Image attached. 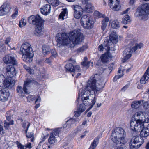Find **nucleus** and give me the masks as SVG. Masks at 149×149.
I'll return each mask as SVG.
<instances>
[{"label":"nucleus","mask_w":149,"mask_h":149,"mask_svg":"<svg viewBox=\"0 0 149 149\" xmlns=\"http://www.w3.org/2000/svg\"><path fill=\"white\" fill-rule=\"evenodd\" d=\"M103 79L101 74H96L92 76L87 82L84 92L81 95L83 103L87 106H90L91 109L96 102L95 94L103 88Z\"/></svg>","instance_id":"1"},{"label":"nucleus","mask_w":149,"mask_h":149,"mask_svg":"<svg viewBox=\"0 0 149 149\" xmlns=\"http://www.w3.org/2000/svg\"><path fill=\"white\" fill-rule=\"evenodd\" d=\"M56 38L58 47L66 45L68 47L72 48L75 45L81 43L84 38L80 32V30L77 29L70 32L68 36L65 33H58L56 35Z\"/></svg>","instance_id":"2"},{"label":"nucleus","mask_w":149,"mask_h":149,"mask_svg":"<svg viewBox=\"0 0 149 149\" xmlns=\"http://www.w3.org/2000/svg\"><path fill=\"white\" fill-rule=\"evenodd\" d=\"M29 22L36 25L34 34L38 36L44 35V21L39 15L35 16L34 15L29 17Z\"/></svg>","instance_id":"3"},{"label":"nucleus","mask_w":149,"mask_h":149,"mask_svg":"<svg viewBox=\"0 0 149 149\" xmlns=\"http://www.w3.org/2000/svg\"><path fill=\"white\" fill-rule=\"evenodd\" d=\"M129 42L128 48L123 52V62H125L131 57L132 53L135 52L137 49H141L143 46L142 43H136L135 40H130Z\"/></svg>","instance_id":"4"},{"label":"nucleus","mask_w":149,"mask_h":149,"mask_svg":"<svg viewBox=\"0 0 149 149\" xmlns=\"http://www.w3.org/2000/svg\"><path fill=\"white\" fill-rule=\"evenodd\" d=\"M125 131L122 128H118L113 132L111 137V140L116 144H125L126 141L124 139Z\"/></svg>","instance_id":"5"},{"label":"nucleus","mask_w":149,"mask_h":149,"mask_svg":"<svg viewBox=\"0 0 149 149\" xmlns=\"http://www.w3.org/2000/svg\"><path fill=\"white\" fill-rule=\"evenodd\" d=\"M148 14H149V3H144L140 8L137 9L135 13L136 17L140 16L141 18L144 20L148 19Z\"/></svg>","instance_id":"6"},{"label":"nucleus","mask_w":149,"mask_h":149,"mask_svg":"<svg viewBox=\"0 0 149 149\" xmlns=\"http://www.w3.org/2000/svg\"><path fill=\"white\" fill-rule=\"evenodd\" d=\"M109 39H106L104 41L105 49L107 50L111 49V51L115 50L114 44L118 42V36L115 32H112L109 36Z\"/></svg>","instance_id":"7"},{"label":"nucleus","mask_w":149,"mask_h":149,"mask_svg":"<svg viewBox=\"0 0 149 149\" xmlns=\"http://www.w3.org/2000/svg\"><path fill=\"white\" fill-rule=\"evenodd\" d=\"M94 23L92 17L89 15H84L81 18V24L85 29H92Z\"/></svg>","instance_id":"8"},{"label":"nucleus","mask_w":149,"mask_h":149,"mask_svg":"<svg viewBox=\"0 0 149 149\" xmlns=\"http://www.w3.org/2000/svg\"><path fill=\"white\" fill-rule=\"evenodd\" d=\"M132 120L140 123H148L149 122V116H144L142 112H138L132 116Z\"/></svg>","instance_id":"9"},{"label":"nucleus","mask_w":149,"mask_h":149,"mask_svg":"<svg viewBox=\"0 0 149 149\" xmlns=\"http://www.w3.org/2000/svg\"><path fill=\"white\" fill-rule=\"evenodd\" d=\"M144 141L139 136H134L132 138L130 143V149H137L139 148L143 143Z\"/></svg>","instance_id":"10"},{"label":"nucleus","mask_w":149,"mask_h":149,"mask_svg":"<svg viewBox=\"0 0 149 149\" xmlns=\"http://www.w3.org/2000/svg\"><path fill=\"white\" fill-rule=\"evenodd\" d=\"M28 80L27 79L24 81L23 88L21 86H18L16 88V91L19 97L21 98L26 96V94L28 93Z\"/></svg>","instance_id":"11"},{"label":"nucleus","mask_w":149,"mask_h":149,"mask_svg":"<svg viewBox=\"0 0 149 149\" xmlns=\"http://www.w3.org/2000/svg\"><path fill=\"white\" fill-rule=\"evenodd\" d=\"M59 136L58 130L56 129L53 130L49 138L48 139V142L51 144L55 143L57 142V138Z\"/></svg>","instance_id":"12"},{"label":"nucleus","mask_w":149,"mask_h":149,"mask_svg":"<svg viewBox=\"0 0 149 149\" xmlns=\"http://www.w3.org/2000/svg\"><path fill=\"white\" fill-rule=\"evenodd\" d=\"M103 0L104 4H106L105 1ZM109 5L113 10L118 11L120 9V6L119 0H109Z\"/></svg>","instance_id":"13"},{"label":"nucleus","mask_w":149,"mask_h":149,"mask_svg":"<svg viewBox=\"0 0 149 149\" xmlns=\"http://www.w3.org/2000/svg\"><path fill=\"white\" fill-rule=\"evenodd\" d=\"M28 43L27 42L23 44L20 50L23 54L22 58L24 62L28 61Z\"/></svg>","instance_id":"14"},{"label":"nucleus","mask_w":149,"mask_h":149,"mask_svg":"<svg viewBox=\"0 0 149 149\" xmlns=\"http://www.w3.org/2000/svg\"><path fill=\"white\" fill-rule=\"evenodd\" d=\"M72 8L74 10V16L77 19H79L83 13V10L78 5L72 6Z\"/></svg>","instance_id":"15"},{"label":"nucleus","mask_w":149,"mask_h":149,"mask_svg":"<svg viewBox=\"0 0 149 149\" xmlns=\"http://www.w3.org/2000/svg\"><path fill=\"white\" fill-rule=\"evenodd\" d=\"M130 127L132 130L139 132L143 127V123H139L132 120L130 122Z\"/></svg>","instance_id":"16"},{"label":"nucleus","mask_w":149,"mask_h":149,"mask_svg":"<svg viewBox=\"0 0 149 149\" xmlns=\"http://www.w3.org/2000/svg\"><path fill=\"white\" fill-rule=\"evenodd\" d=\"M6 120L4 121V126L6 129H8L9 125L14 124V121L11 120V116L10 111H8L6 115Z\"/></svg>","instance_id":"17"},{"label":"nucleus","mask_w":149,"mask_h":149,"mask_svg":"<svg viewBox=\"0 0 149 149\" xmlns=\"http://www.w3.org/2000/svg\"><path fill=\"white\" fill-rule=\"evenodd\" d=\"M4 63H11L13 65H17V63L14 56L11 54L6 55L3 58Z\"/></svg>","instance_id":"18"},{"label":"nucleus","mask_w":149,"mask_h":149,"mask_svg":"<svg viewBox=\"0 0 149 149\" xmlns=\"http://www.w3.org/2000/svg\"><path fill=\"white\" fill-rule=\"evenodd\" d=\"M6 71L7 77L13 78L16 75V72L15 69L12 65L8 66L6 69Z\"/></svg>","instance_id":"19"},{"label":"nucleus","mask_w":149,"mask_h":149,"mask_svg":"<svg viewBox=\"0 0 149 149\" xmlns=\"http://www.w3.org/2000/svg\"><path fill=\"white\" fill-rule=\"evenodd\" d=\"M15 84V81L13 78L7 77L4 81L3 85L6 88H11Z\"/></svg>","instance_id":"20"},{"label":"nucleus","mask_w":149,"mask_h":149,"mask_svg":"<svg viewBox=\"0 0 149 149\" xmlns=\"http://www.w3.org/2000/svg\"><path fill=\"white\" fill-rule=\"evenodd\" d=\"M10 93L8 90L3 89L0 91V101L5 102L7 101L10 96Z\"/></svg>","instance_id":"21"},{"label":"nucleus","mask_w":149,"mask_h":149,"mask_svg":"<svg viewBox=\"0 0 149 149\" xmlns=\"http://www.w3.org/2000/svg\"><path fill=\"white\" fill-rule=\"evenodd\" d=\"M0 15H3L8 13L10 9V6L8 3H4L1 7Z\"/></svg>","instance_id":"22"},{"label":"nucleus","mask_w":149,"mask_h":149,"mask_svg":"<svg viewBox=\"0 0 149 149\" xmlns=\"http://www.w3.org/2000/svg\"><path fill=\"white\" fill-rule=\"evenodd\" d=\"M112 56L110 53L108 51L107 52L102 54L100 57V58L102 62L103 63H106L110 61Z\"/></svg>","instance_id":"23"},{"label":"nucleus","mask_w":149,"mask_h":149,"mask_svg":"<svg viewBox=\"0 0 149 149\" xmlns=\"http://www.w3.org/2000/svg\"><path fill=\"white\" fill-rule=\"evenodd\" d=\"M140 136L141 137H146L149 135V124L145 126L143 123V127L141 130Z\"/></svg>","instance_id":"24"},{"label":"nucleus","mask_w":149,"mask_h":149,"mask_svg":"<svg viewBox=\"0 0 149 149\" xmlns=\"http://www.w3.org/2000/svg\"><path fill=\"white\" fill-rule=\"evenodd\" d=\"M85 106H86L83 103V104H80L77 111L74 112V116L77 117L79 116L86 109Z\"/></svg>","instance_id":"25"},{"label":"nucleus","mask_w":149,"mask_h":149,"mask_svg":"<svg viewBox=\"0 0 149 149\" xmlns=\"http://www.w3.org/2000/svg\"><path fill=\"white\" fill-rule=\"evenodd\" d=\"M51 6L49 4H46L44 5L40 8L41 12L45 15H47L49 14Z\"/></svg>","instance_id":"26"},{"label":"nucleus","mask_w":149,"mask_h":149,"mask_svg":"<svg viewBox=\"0 0 149 149\" xmlns=\"http://www.w3.org/2000/svg\"><path fill=\"white\" fill-rule=\"evenodd\" d=\"M149 79V67L145 72L144 74L141 77L140 80V82L141 84H144Z\"/></svg>","instance_id":"27"},{"label":"nucleus","mask_w":149,"mask_h":149,"mask_svg":"<svg viewBox=\"0 0 149 149\" xmlns=\"http://www.w3.org/2000/svg\"><path fill=\"white\" fill-rule=\"evenodd\" d=\"M143 100L136 101L132 102L131 104L132 108L137 109L139 108L143 103Z\"/></svg>","instance_id":"28"},{"label":"nucleus","mask_w":149,"mask_h":149,"mask_svg":"<svg viewBox=\"0 0 149 149\" xmlns=\"http://www.w3.org/2000/svg\"><path fill=\"white\" fill-rule=\"evenodd\" d=\"M68 15V11L66 8L63 9L59 15V18L62 20L67 17Z\"/></svg>","instance_id":"29"},{"label":"nucleus","mask_w":149,"mask_h":149,"mask_svg":"<svg viewBox=\"0 0 149 149\" xmlns=\"http://www.w3.org/2000/svg\"><path fill=\"white\" fill-rule=\"evenodd\" d=\"M99 141V138L97 137L93 140L88 149H95L98 144Z\"/></svg>","instance_id":"30"},{"label":"nucleus","mask_w":149,"mask_h":149,"mask_svg":"<svg viewBox=\"0 0 149 149\" xmlns=\"http://www.w3.org/2000/svg\"><path fill=\"white\" fill-rule=\"evenodd\" d=\"M109 21V19L107 17H105L102 22V25L101 26L102 29L104 30L107 27V24Z\"/></svg>","instance_id":"31"},{"label":"nucleus","mask_w":149,"mask_h":149,"mask_svg":"<svg viewBox=\"0 0 149 149\" xmlns=\"http://www.w3.org/2000/svg\"><path fill=\"white\" fill-rule=\"evenodd\" d=\"M34 56L33 52L32 47L29 45V62L32 61Z\"/></svg>","instance_id":"32"},{"label":"nucleus","mask_w":149,"mask_h":149,"mask_svg":"<svg viewBox=\"0 0 149 149\" xmlns=\"http://www.w3.org/2000/svg\"><path fill=\"white\" fill-rule=\"evenodd\" d=\"M131 21L129 15H125L122 19V22L125 24L129 23Z\"/></svg>","instance_id":"33"},{"label":"nucleus","mask_w":149,"mask_h":149,"mask_svg":"<svg viewBox=\"0 0 149 149\" xmlns=\"http://www.w3.org/2000/svg\"><path fill=\"white\" fill-rule=\"evenodd\" d=\"M42 50L43 54L45 55L50 53L51 49L49 46L44 45L42 46Z\"/></svg>","instance_id":"34"},{"label":"nucleus","mask_w":149,"mask_h":149,"mask_svg":"<svg viewBox=\"0 0 149 149\" xmlns=\"http://www.w3.org/2000/svg\"><path fill=\"white\" fill-rule=\"evenodd\" d=\"M94 7L91 3H87L85 7V11L87 12H90L94 10Z\"/></svg>","instance_id":"35"},{"label":"nucleus","mask_w":149,"mask_h":149,"mask_svg":"<svg viewBox=\"0 0 149 149\" xmlns=\"http://www.w3.org/2000/svg\"><path fill=\"white\" fill-rule=\"evenodd\" d=\"M49 3L52 6L56 7L59 4L58 0H45Z\"/></svg>","instance_id":"36"},{"label":"nucleus","mask_w":149,"mask_h":149,"mask_svg":"<svg viewBox=\"0 0 149 149\" xmlns=\"http://www.w3.org/2000/svg\"><path fill=\"white\" fill-rule=\"evenodd\" d=\"M111 26L113 29H118L120 27L119 22L117 20H115L112 21Z\"/></svg>","instance_id":"37"},{"label":"nucleus","mask_w":149,"mask_h":149,"mask_svg":"<svg viewBox=\"0 0 149 149\" xmlns=\"http://www.w3.org/2000/svg\"><path fill=\"white\" fill-rule=\"evenodd\" d=\"M65 68L69 71L72 72L74 71V66L71 63L66 64L65 66Z\"/></svg>","instance_id":"38"},{"label":"nucleus","mask_w":149,"mask_h":149,"mask_svg":"<svg viewBox=\"0 0 149 149\" xmlns=\"http://www.w3.org/2000/svg\"><path fill=\"white\" fill-rule=\"evenodd\" d=\"M27 24L26 20L23 18L19 22V26L20 28H22L26 25Z\"/></svg>","instance_id":"39"},{"label":"nucleus","mask_w":149,"mask_h":149,"mask_svg":"<svg viewBox=\"0 0 149 149\" xmlns=\"http://www.w3.org/2000/svg\"><path fill=\"white\" fill-rule=\"evenodd\" d=\"M41 97L40 96H38V97L35 101V104H36V105L35 106L36 109H37L40 106V102H41Z\"/></svg>","instance_id":"40"},{"label":"nucleus","mask_w":149,"mask_h":149,"mask_svg":"<svg viewBox=\"0 0 149 149\" xmlns=\"http://www.w3.org/2000/svg\"><path fill=\"white\" fill-rule=\"evenodd\" d=\"M87 48L88 47L87 45H84L81 47L79 48L77 50V52L78 53L83 52L87 49Z\"/></svg>","instance_id":"41"},{"label":"nucleus","mask_w":149,"mask_h":149,"mask_svg":"<svg viewBox=\"0 0 149 149\" xmlns=\"http://www.w3.org/2000/svg\"><path fill=\"white\" fill-rule=\"evenodd\" d=\"M94 16L97 18H100L101 17H104V15L100 13L97 11H95L94 13Z\"/></svg>","instance_id":"42"},{"label":"nucleus","mask_w":149,"mask_h":149,"mask_svg":"<svg viewBox=\"0 0 149 149\" xmlns=\"http://www.w3.org/2000/svg\"><path fill=\"white\" fill-rule=\"evenodd\" d=\"M93 62H91V61H88L86 62V63H84V64H82L84 67L86 68H88L90 66H93Z\"/></svg>","instance_id":"43"},{"label":"nucleus","mask_w":149,"mask_h":149,"mask_svg":"<svg viewBox=\"0 0 149 149\" xmlns=\"http://www.w3.org/2000/svg\"><path fill=\"white\" fill-rule=\"evenodd\" d=\"M78 119L76 118V119H73V118H71L69 120H68L67 121V124L69 123L70 125L71 124H72L75 123V122L78 121L77 120Z\"/></svg>","instance_id":"44"},{"label":"nucleus","mask_w":149,"mask_h":149,"mask_svg":"<svg viewBox=\"0 0 149 149\" xmlns=\"http://www.w3.org/2000/svg\"><path fill=\"white\" fill-rule=\"evenodd\" d=\"M5 80L4 76L2 74H0V82L1 85H3V84Z\"/></svg>","instance_id":"45"},{"label":"nucleus","mask_w":149,"mask_h":149,"mask_svg":"<svg viewBox=\"0 0 149 149\" xmlns=\"http://www.w3.org/2000/svg\"><path fill=\"white\" fill-rule=\"evenodd\" d=\"M104 47L102 45H100L99 46L98 49L99 51H103L104 49H105L106 50V51H109L110 50L111 51V49H109V50H107L105 49V45L104 44Z\"/></svg>","instance_id":"46"},{"label":"nucleus","mask_w":149,"mask_h":149,"mask_svg":"<svg viewBox=\"0 0 149 149\" xmlns=\"http://www.w3.org/2000/svg\"><path fill=\"white\" fill-rule=\"evenodd\" d=\"M81 69L79 65H76L75 67L74 66V73L75 74L76 72H80Z\"/></svg>","instance_id":"47"},{"label":"nucleus","mask_w":149,"mask_h":149,"mask_svg":"<svg viewBox=\"0 0 149 149\" xmlns=\"http://www.w3.org/2000/svg\"><path fill=\"white\" fill-rule=\"evenodd\" d=\"M143 106L145 109L149 110V102L148 101L144 102L143 101Z\"/></svg>","instance_id":"48"},{"label":"nucleus","mask_w":149,"mask_h":149,"mask_svg":"<svg viewBox=\"0 0 149 149\" xmlns=\"http://www.w3.org/2000/svg\"><path fill=\"white\" fill-rule=\"evenodd\" d=\"M29 85L30 84H34L38 85L39 84L38 82L34 80L33 79H29Z\"/></svg>","instance_id":"49"},{"label":"nucleus","mask_w":149,"mask_h":149,"mask_svg":"<svg viewBox=\"0 0 149 149\" xmlns=\"http://www.w3.org/2000/svg\"><path fill=\"white\" fill-rule=\"evenodd\" d=\"M5 49L6 48L3 45L2 43L0 42V52H4Z\"/></svg>","instance_id":"50"},{"label":"nucleus","mask_w":149,"mask_h":149,"mask_svg":"<svg viewBox=\"0 0 149 149\" xmlns=\"http://www.w3.org/2000/svg\"><path fill=\"white\" fill-rule=\"evenodd\" d=\"M63 127L66 130L68 129L71 127V125L69 123L67 124V121L66 123L63 125Z\"/></svg>","instance_id":"51"},{"label":"nucleus","mask_w":149,"mask_h":149,"mask_svg":"<svg viewBox=\"0 0 149 149\" xmlns=\"http://www.w3.org/2000/svg\"><path fill=\"white\" fill-rule=\"evenodd\" d=\"M15 12L12 15V17L13 18H15L18 15V9L17 8L15 9Z\"/></svg>","instance_id":"52"},{"label":"nucleus","mask_w":149,"mask_h":149,"mask_svg":"<svg viewBox=\"0 0 149 149\" xmlns=\"http://www.w3.org/2000/svg\"><path fill=\"white\" fill-rule=\"evenodd\" d=\"M51 53L52 55L54 57H56L57 56V53L56 50L54 49L52 50L51 51Z\"/></svg>","instance_id":"53"},{"label":"nucleus","mask_w":149,"mask_h":149,"mask_svg":"<svg viewBox=\"0 0 149 149\" xmlns=\"http://www.w3.org/2000/svg\"><path fill=\"white\" fill-rule=\"evenodd\" d=\"M36 97L34 95L31 96V95H29V98L30 99V101L29 102H31L34 100L36 99Z\"/></svg>","instance_id":"54"},{"label":"nucleus","mask_w":149,"mask_h":149,"mask_svg":"<svg viewBox=\"0 0 149 149\" xmlns=\"http://www.w3.org/2000/svg\"><path fill=\"white\" fill-rule=\"evenodd\" d=\"M11 38L10 37H7L6 39L5 43L6 44H8L10 42Z\"/></svg>","instance_id":"55"},{"label":"nucleus","mask_w":149,"mask_h":149,"mask_svg":"<svg viewBox=\"0 0 149 149\" xmlns=\"http://www.w3.org/2000/svg\"><path fill=\"white\" fill-rule=\"evenodd\" d=\"M123 76V75H116L113 78L114 81H116L117 79L119 78H121Z\"/></svg>","instance_id":"56"},{"label":"nucleus","mask_w":149,"mask_h":149,"mask_svg":"<svg viewBox=\"0 0 149 149\" xmlns=\"http://www.w3.org/2000/svg\"><path fill=\"white\" fill-rule=\"evenodd\" d=\"M17 146L20 149H26L24 148V147L20 143L17 142Z\"/></svg>","instance_id":"57"},{"label":"nucleus","mask_w":149,"mask_h":149,"mask_svg":"<svg viewBox=\"0 0 149 149\" xmlns=\"http://www.w3.org/2000/svg\"><path fill=\"white\" fill-rule=\"evenodd\" d=\"M51 58L50 57L49 58H47L45 61V63L50 64L51 63Z\"/></svg>","instance_id":"58"},{"label":"nucleus","mask_w":149,"mask_h":149,"mask_svg":"<svg viewBox=\"0 0 149 149\" xmlns=\"http://www.w3.org/2000/svg\"><path fill=\"white\" fill-rule=\"evenodd\" d=\"M29 73L30 74H33L34 73V70L33 69L31 68H30L29 69Z\"/></svg>","instance_id":"59"},{"label":"nucleus","mask_w":149,"mask_h":149,"mask_svg":"<svg viewBox=\"0 0 149 149\" xmlns=\"http://www.w3.org/2000/svg\"><path fill=\"white\" fill-rule=\"evenodd\" d=\"M3 131V126L0 125V134H4Z\"/></svg>","instance_id":"60"},{"label":"nucleus","mask_w":149,"mask_h":149,"mask_svg":"<svg viewBox=\"0 0 149 149\" xmlns=\"http://www.w3.org/2000/svg\"><path fill=\"white\" fill-rule=\"evenodd\" d=\"M130 9V8H128L125 10L124 11L121 13V14L123 15L125 14H126L128 13V11Z\"/></svg>","instance_id":"61"},{"label":"nucleus","mask_w":149,"mask_h":149,"mask_svg":"<svg viewBox=\"0 0 149 149\" xmlns=\"http://www.w3.org/2000/svg\"><path fill=\"white\" fill-rule=\"evenodd\" d=\"M87 60V58L86 57H85L83 59V61L81 63L82 64H84V63H86Z\"/></svg>","instance_id":"62"},{"label":"nucleus","mask_w":149,"mask_h":149,"mask_svg":"<svg viewBox=\"0 0 149 149\" xmlns=\"http://www.w3.org/2000/svg\"><path fill=\"white\" fill-rule=\"evenodd\" d=\"M136 0H130L129 4L130 5H132L136 2Z\"/></svg>","instance_id":"63"},{"label":"nucleus","mask_w":149,"mask_h":149,"mask_svg":"<svg viewBox=\"0 0 149 149\" xmlns=\"http://www.w3.org/2000/svg\"><path fill=\"white\" fill-rule=\"evenodd\" d=\"M145 148L146 149H149V142L147 143L146 144Z\"/></svg>","instance_id":"64"}]
</instances>
